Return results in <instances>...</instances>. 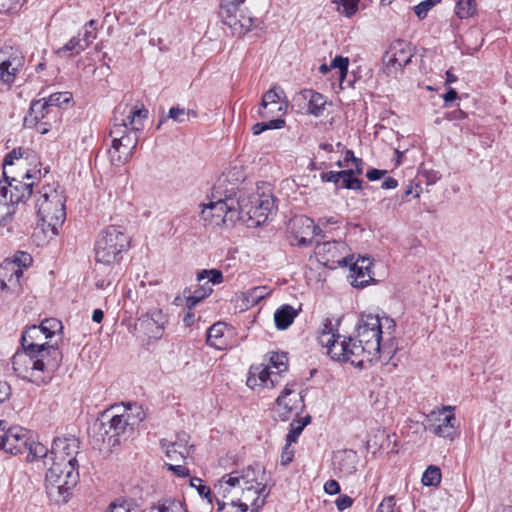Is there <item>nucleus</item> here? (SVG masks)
I'll return each mask as SVG.
<instances>
[{
    "label": "nucleus",
    "mask_w": 512,
    "mask_h": 512,
    "mask_svg": "<svg viewBox=\"0 0 512 512\" xmlns=\"http://www.w3.org/2000/svg\"><path fill=\"white\" fill-rule=\"evenodd\" d=\"M395 321L374 314H362L357 325V339L348 337L350 363L363 367L365 362L390 360L396 351L393 332Z\"/></svg>",
    "instance_id": "f257e3e1"
},
{
    "label": "nucleus",
    "mask_w": 512,
    "mask_h": 512,
    "mask_svg": "<svg viewBox=\"0 0 512 512\" xmlns=\"http://www.w3.org/2000/svg\"><path fill=\"white\" fill-rule=\"evenodd\" d=\"M80 441L75 436L57 437L53 440L49 461L51 466L45 475L48 498L55 504L66 503L79 481L77 454Z\"/></svg>",
    "instance_id": "f03ea898"
},
{
    "label": "nucleus",
    "mask_w": 512,
    "mask_h": 512,
    "mask_svg": "<svg viewBox=\"0 0 512 512\" xmlns=\"http://www.w3.org/2000/svg\"><path fill=\"white\" fill-rule=\"evenodd\" d=\"M148 110L142 105L129 103L118 104L113 112V125L110 129L112 138L109 156L113 165L126 163L133 155L147 119Z\"/></svg>",
    "instance_id": "7ed1b4c3"
},
{
    "label": "nucleus",
    "mask_w": 512,
    "mask_h": 512,
    "mask_svg": "<svg viewBox=\"0 0 512 512\" xmlns=\"http://www.w3.org/2000/svg\"><path fill=\"white\" fill-rule=\"evenodd\" d=\"M221 180L213 187L210 201L201 204V219L205 225L222 226L228 223L233 224L240 217L239 199L233 197V188L224 192L221 190Z\"/></svg>",
    "instance_id": "20e7f679"
},
{
    "label": "nucleus",
    "mask_w": 512,
    "mask_h": 512,
    "mask_svg": "<svg viewBox=\"0 0 512 512\" xmlns=\"http://www.w3.org/2000/svg\"><path fill=\"white\" fill-rule=\"evenodd\" d=\"M32 261L29 253L18 251L13 259H5L0 264V299L3 302L11 304L23 294V268Z\"/></svg>",
    "instance_id": "39448f33"
},
{
    "label": "nucleus",
    "mask_w": 512,
    "mask_h": 512,
    "mask_svg": "<svg viewBox=\"0 0 512 512\" xmlns=\"http://www.w3.org/2000/svg\"><path fill=\"white\" fill-rule=\"evenodd\" d=\"M35 208L41 229L44 232L51 230L53 235H57L58 229L66 219L65 198L62 192L50 186L42 187L36 199Z\"/></svg>",
    "instance_id": "423d86ee"
},
{
    "label": "nucleus",
    "mask_w": 512,
    "mask_h": 512,
    "mask_svg": "<svg viewBox=\"0 0 512 512\" xmlns=\"http://www.w3.org/2000/svg\"><path fill=\"white\" fill-rule=\"evenodd\" d=\"M130 238L121 226L110 225L103 229L95 242V259L99 263L110 265L120 258L129 246Z\"/></svg>",
    "instance_id": "0eeeda50"
},
{
    "label": "nucleus",
    "mask_w": 512,
    "mask_h": 512,
    "mask_svg": "<svg viewBox=\"0 0 512 512\" xmlns=\"http://www.w3.org/2000/svg\"><path fill=\"white\" fill-rule=\"evenodd\" d=\"M31 357L29 365L36 371L38 377H35V383H47L52 378L53 373L59 368L62 362V352L57 343H48L36 350L28 352Z\"/></svg>",
    "instance_id": "6e6552de"
},
{
    "label": "nucleus",
    "mask_w": 512,
    "mask_h": 512,
    "mask_svg": "<svg viewBox=\"0 0 512 512\" xmlns=\"http://www.w3.org/2000/svg\"><path fill=\"white\" fill-rule=\"evenodd\" d=\"M239 220L248 226H260L264 224L269 215L276 210L275 197L272 194H253L246 201L239 199Z\"/></svg>",
    "instance_id": "1a4fd4ad"
},
{
    "label": "nucleus",
    "mask_w": 512,
    "mask_h": 512,
    "mask_svg": "<svg viewBox=\"0 0 512 512\" xmlns=\"http://www.w3.org/2000/svg\"><path fill=\"white\" fill-rule=\"evenodd\" d=\"M245 0H221L220 17L229 26L232 33L238 37L245 35L253 28H259L262 20L244 14L241 6Z\"/></svg>",
    "instance_id": "9d476101"
},
{
    "label": "nucleus",
    "mask_w": 512,
    "mask_h": 512,
    "mask_svg": "<svg viewBox=\"0 0 512 512\" xmlns=\"http://www.w3.org/2000/svg\"><path fill=\"white\" fill-rule=\"evenodd\" d=\"M120 410V405L111 406L101 413L98 423L95 424L98 433L103 436V441H105L104 436H108V442L113 440L112 445L119 443V437L128 429L133 430V422L129 419V415L121 414Z\"/></svg>",
    "instance_id": "9b49d317"
},
{
    "label": "nucleus",
    "mask_w": 512,
    "mask_h": 512,
    "mask_svg": "<svg viewBox=\"0 0 512 512\" xmlns=\"http://www.w3.org/2000/svg\"><path fill=\"white\" fill-rule=\"evenodd\" d=\"M62 329V322L56 318H46L39 325L27 327L21 336L23 350L29 352L52 343V339L61 333Z\"/></svg>",
    "instance_id": "f8f14e48"
},
{
    "label": "nucleus",
    "mask_w": 512,
    "mask_h": 512,
    "mask_svg": "<svg viewBox=\"0 0 512 512\" xmlns=\"http://www.w3.org/2000/svg\"><path fill=\"white\" fill-rule=\"evenodd\" d=\"M2 188L7 191V197L16 205L25 202L32 195V188L35 180L41 179V170H26L19 178L9 176L7 171H3Z\"/></svg>",
    "instance_id": "ddd939ff"
},
{
    "label": "nucleus",
    "mask_w": 512,
    "mask_h": 512,
    "mask_svg": "<svg viewBox=\"0 0 512 512\" xmlns=\"http://www.w3.org/2000/svg\"><path fill=\"white\" fill-rule=\"evenodd\" d=\"M341 336L338 330L334 328L330 320H325L323 327L319 333V343L327 348V354L331 359L339 362H350V348L348 347V338Z\"/></svg>",
    "instance_id": "4468645a"
},
{
    "label": "nucleus",
    "mask_w": 512,
    "mask_h": 512,
    "mask_svg": "<svg viewBox=\"0 0 512 512\" xmlns=\"http://www.w3.org/2000/svg\"><path fill=\"white\" fill-rule=\"evenodd\" d=\"M196 279L198 285L193 291L190 288H185L183 291L186 297V306L189 310H192L200 301L211 295L212 285L222 283L223 274L218 269H204L197 274Z\"/></svg>",
    "instance_id": "2eb2a0df"
},
{
    "label": "nucleus",
    "mask_w": 512,
    "mask_h": 512,
    "mask_svg": "<svg viewBox=\"0 0 512 512\" xmlns=\"http://www.w3.org/2000/svg\"><path fill=\"white\" fill-rule=\"evenodd\" d=\"M347 245L342 241H326L317 243L316 254L321 263L330 269L340 266H348L353 260V256L346 254Z\"/></svg>",
    "instance_id": "dca6fc26"
},
{
    "label": "nucleus",
    "mask_w": 512,
    "mask_h": 512,
    "mask_svg": "<svg viewBox=\"0 0 512 512\" xmlns=\"http://www.w3.org/2000/svg\"><path fill=\"white\" fill-rule=\"evenodd\" d=\"M24 62L25 58L18 48L5 46L0 49V85L10 87Z\"/></svg>",
    "instance_id": "f3484780"
},
{
    "label": "nucleus",
    "mask_w": 512,
    "mask_h": 512,
    "mask_svg": "<svg viewBox=\"0 0 512 512\" xmlns=\"http://www.w3.org/2000/svg\"><path fill=\"white\" fill-rule=\"evenodd\" d=\"M288 228L295 241L292 244L299 247L310 246L313 239L322 232V230L314 224L313 219L304 215L293 217L289 221Z\"/></svg>",
    "instance_id": "a211bd4d"
},
{
    "label": "nucleus",
    "mask_w": 512,
    "mask_h": 512,
    "mask_svg": "<svg viewBox=\"0 0 512 512\" xmlns=\"http://www.w3.org/2000/svg\"><path fill=\"white\" fill-rule=\"evenodd\" d=\"M238 493L239 480L230 473L214 485L212 499L215 498L218 510L221 511L227 504L236 506V503H239Z\"/></svg>",
    "instance_id": "6ab92c4d"
},
{
    "label": "nucleus",
    "mask_w": 512,
    "mask_h": 512,
    "mask_svg": "<svg viewBox=\"0 0 512 512\" xmlns=\"http://www.w3.org/2000/svg\"><path fill=\"white\" fill-rule=\"evenodd\" d=\"M285 93L279 86H273L262 97L259 108L261 118H268L275 115H284L288 103L285 101Z\"/></svg>",
    "instance_id": "aec40b11"
},
{
    "label": "nucleus",
    "mask_w": 512,
    "mask_h": 512,
    "mask_svg": "<svg viewBox=\"0 0 512 512\" xmlns=\"http://www.w3.org/2000/svg\"><path fill=\"white\" fill-rule=\"evenodd\" d=\"M293 101L300 111L315 117L321 116L325 110V97L312 89L299 91L294 96Z\"/></svg>",
    "instance_id": "412c9836"
},
{
    "label": "nucleus",
    "mask_w": 512,
    "mask_h": 512,
    "mask_svg": "<svg viewBox=\"0 0 512 512\" xmlns=\"http://www.w3.org/2000/svg\"><path fill=\"white\" fill-rule=\"evenodd\" d=\"M265 485L255 486H239V503L236 506L241 512H257L264 505V498H261L262 493L265 491Z\"/></svg>",
    "instance_id": "4be33fe9"
},
{
    "label": "nucleus",
    "mask_w": 512,
    "mask_h": 512,
    "mask_svg": "<svg viewBox=\"0 0 512 512\" xmlns=\"http://www.w3.org/2000/svg\"><path fill=\"white\" fill-rule=\"evenodd\" d=\"M4 451L6 453L17 455L27 451L30 437L29 431L25 428L15 426L5 432Z\"/></svg>",
    "instance_id": "5701e85b"
},
{
    "label": "nucleus",
    "mask_w": 512,
    "mask_h": 512,
    "mask_svg": "<svg viewBox=\"0 0 512 512\" xmlns=\"http://www.w3.org/2000/svg\"><path fill=\"white\" fill-rule=\"evenodd\" d=\"M408 42L398 39L394 41L389 50L383 56V72L388 77H395L399 70H402L401 66H398L397 56H401L403 53H407Z\"/></svg>",
    "instance_id": "b1692460"
},
{
    "label": "nucleus",
    "mask_w": 512,
    "mask_h": 512,
    "mask_svg": "<svg viewBox=\"0 0 512 512\" xmlns=\"http://www.w3.org/2000/svg\"><path fill=\"white\" fill-rule=\"evenodd\" d=\"M58 111L51 108L45 98L32 101L28 113L23 119L24 127H32L37 125L38 120H50L55 118Z\"/></svg>",
    "instance_id": "393cba45"
},
{
    "label": "nucleus",
    "mask_w": 512,
    "mask_h": 512,
    "mask_svg": "<svg viewBox=\"0 0 512 512\" xmlns=\"http://www.w3.org/2000/svg\"><path fill=\"white\" fill-rule=\"evenodd\" d=\"M359 457L357 453L350 449L341 450L334 455V467L342 476H350L357 470Z\"/></svg>",
    "instance_id": "a878e982"
},
{
    "label": "nucleus",
    "mask_w": 512,
    "mask_h": 512,
    "mask_svg": "<svg viewBox=\"0 0 512 512\" xmlns=\"http://www.w3.org/2000/svg\"><path fill=\"white\" fill-rule=\"evenodd\" d=\"M454 407L452 406H443L441 410L438 412V416L444 415L442 419H437L439 421L438 424H431L430 430L443 438L453 439L454 435V422L455 415L452 413Z\"/></svg>",
    "instance_id": "bb28decb"
},
{
    "label": "nucleus",
    "mask_w": 512,
    "mask_h": 512,
    "mask_svg": "<svg viewBox=\"0 0 512 512\" xmlns=\"http://www.w3.org/2000/svg\"><path fill=\"white\" fill-rule=\"evenodd\" d=\"M166 323L167 317L160 309L151 310L140 319L141 326L155 338L161 336Z\"/></svg>",
    "instance_id": "cd10ccee"
},
{
    "label": "nucleus",
    "mask_w": 512,
    "mask_h": 512,
    "mask_svg": "<svg viewBox=\"0 0 512 512\" xmlns=\"http://www.w3.org/2000/svg\"><path fill=\"white\" fill-rule=\"evenodd\" d=\"M29 360H31V357L27 351L17 352L12 358L13 370L18 377L35 382V377H38V375L35 370H32V366L29 365Z\"/></svg>",
    "instance_id": "c85d7f7f"
},
{
    "label": "nucleus",
    "mask_w": 512,
    "mask_h": 512,
    "mask_svg": "<svg viewBox=\"0 0 512 512\" xmlns=\"http://www.w3.org/2000/svg\"><path fill=\"white\" fill-rule=\"evenodd\" d=\"M276 403L284 409L285 413H290L297 410L299 406L303 407V398L300 393H295L293 388L287 384L276 399Z\"/></svg>",
    "instance_id": "c756f323"
},
{
    "label": "nucleus",
    "mask_w": 512,
    "mask_h": 512,
    "mask_svg": "<svg viewBox=\"0 0 512 512\" xmlns=\"http://www.w3.org/2000/svg\"><path fill=\"white\" fill-rule=\"evenodd\" d=\"M226 330V325L224 323L218 322L210 326L206 333V343L218 350H223L226 348V340L224 339V332Z\"/></svg>",
    "instance_id": "7c9ffc66"
},
{
    "label": "nucleus",
    "mask_w": 512,
    "mask_h": 512,
    "mask_svg": "<svg viewBox=\"0 0 512 512\" xmlns=\"http://www.w3.org/2000/svg\"><path fill=\"white\" fill-rule=\"evenodd\" d=\"M298 311L291 305L285 304L274 313V322L278 330L287 329L297 317Z\"/></svg>",
    "instance_id": "2f4dec72"
},
{
    "label": "nucleus",
    "mask_w": 512,
    "mask_h": 512,
    "mask_svg": "<svg viewBox=\"0 0 512 512\" xmlns=\"http://www.w3.org/2000/svg\"><path fill=\"white\" fill-rule=\"evenodd\" d=\"M260 468L248 466L245 470L239 472L234 471L231 473L233 477H237L239 480V486H255L263 485L259 481Z\"/></svg>",
    "instance_id": "473e14b6"
},
{
    "label": "nucleus",
    "mask_w": 512,
    "mask_h": 512,
    "mask_svg": "<svg viewBox=\"0 0 512 512\" xmlns=\"http://www.w3.org/2000/svg\"><path fill=\"white\" fill-rule=\"evenodd\" d=\"M16 204L7 197V191L0 181V225L5 226L15 213Z\"/></svg>",
    "instance_id": "72a5a7b5"
},
{
    "label": "nucleus",
    "mask_w": 512,
    "mask_h": 512,
    "mask_svg": "<svg viewBox=\"0 0 512 512\" xmlns=\"http://www.w3.org/2000/svg\"><path fill=\"white\" fill-rule=\"evenodd\" d=\"M180 446L177 447L174 443L162 440L161 446L163 449H165V454L167 458L175 463L184 462L185 459L190 454V448H184L182 444H179Z\"/></svg>",
    "instance_id": "f704fd0d"
},
{
    "label": "nucleus",
    "mask_w": 512,
    "mask_h": 512,
    "mask_svg": "<svg viewBox=\"0 0 512 512\" xmlns=\"http://www.w3.org/2000/svg\"><path fill=\"white\" fill-rule=\"evenodd\" d=\"M349 278L351 279V285L355 288H364L373 280L371 270L367 269H363L362 271L360 269H350Z\"/></svg>",
    "instance_id": "c9c22d12"
},
{
    "label": "nucleus",
    "mask_w": 512,
    "mask_h": 512,
    "mask_svg": "<svg viewBox=\"0 0 512 512\" xmlns=\"http://www.w3.org/2000/svg\"><path fill=\"white\" fill-rule=\"evenodd\" d=\"M456 2L455 13L460 19H467L476 13V0H454Z\"/></svg>",
    "instance_id": "e433bc0d"
},
{
    "label": "nucleus",
    "mask_w": 512,
    "mask_h": 512,
    "mask_svg": "<svg viewBox=\"0 0 512 512\" xmlns=\"http://www.w3.org/2000/svg\"><path fill=\"white\" fill-rule=\"evenodd\" d=\"M254 369L258 371V380L261 386L273 388L278 382V375L271 370V367H255Z\"/></svg>",
    "instance_id": "4c0bfd02"
},
{
    "label": "nucleus",
    "mask_w": 512,
    "mask_h": 512,
    "mask_svg": "<svg viewBox=\"0 0 512 512\" xmlns=\"http://www.w3.org/2000/svg\"><path fill=\"white\" fill-rule=\"evenodd\" d=\"M27 451L28 460L34 461L39 458H45L46 460L44 461V463L47 464V461L49 460L50 457V451L43 444L30 440L29 445L27 447Z\"/></svg>",
    "instance_id": "58836bf2"
},
{
    "label": "nucleus",
    "mask_w": 512,
    "mask_h": 512,
    "mask_svg": "<svg viewBox=\"0 0 512 512\" xmlns=\"http://www.w3.org/2000/svg\"><path fill=\"white\" fill-rule=\"evenodd\" d=\"M157 512H185L183 504L175 499L167 498L152 505Z\"/></svg>",
    "instance_id": "ea45409f"
},
{
    "label": "nucleus",
    "mask_w": 512,
    "mask_h": 512,
    "mask_svg": "<svg viewBox=\"0 0 512 512\" xmlns=\"http://www.w3.org/2000/svg\"><path fill=\"white\" fill-rule=\"evenodd\" d=\"M441 469L435 465H429L422 475L424 486H437L441 482Z\"/></svg>",
    "instance_id": "a19ab883"
},
{
    "label": "nucleus",
    "mask_w": 512,
    "mask_h": 512,
    "mask_svg": "<svg viewBox=\"0 0 512 512\" xmlns=\"http://www.w3.org/2000/svg\"><path fill=\"white\" fill-rule=\"evenodd\" d=\"M121 414H128L129 419H137L133 422V428L138 425L140 422H142L145 418V413L141 406L137 404H129L128 406H121L120 410Z\"/></svg>",
    "instance_id": "79ce46f5"
},
{
    "label": "nucleus",
    "mask_w": 512,
    "mask_h": 512,
    "mask_svg": "<svg viewBox=\"0 0 512 512\" xmlns=\"http://www.w3.org/2000/svg\"><path fill=\"white\" fill-rule=\"evenodd\" d=\"M121 414H128L129 419H137L133 422V428L138 425L140 422H142L145 418V413L141 406L137 404H129L128 406H121L120 410Z\"/></svg>",
    "instance_id": "37998d69"
},
{
    "label": "nucleus",
    "mask_w": 512,
    "mask_h": 512,
    "mask_svg": "<svg viewBox=\"0 0 512 512\" xmlns=\"http://www.w3.org/2000/svg\"><path fill=\"white\" fill-rule=\"evenodd\" d=\"M72 100V93L70 92H57L51 94L48 98H45L47 104L58 111L64 104H68Z\"/></svg>",
    "instance_id": "c03bdc74"
},
{
    "label": "nucleus",
    "mask_w": 512,
    "mask_h": 512,
    "mask_svg": "<svg viewBox=\"0 0 512 512\" xmlns=\"http://www.w3.org/2000/svg\"><path fill=\"white\" fill-rule=\"evenodd\" d=\"M310 422V417H305L303 420L294 421L290 424V430L286 436V442L295 443L297 438L303 431L304 427Z\"/></svg>",
    "instance_id": "a18cd8bd"
},
{
    "label": "nucleus",
    "mask_w": 512,
    "mask_h": 512,
    "mask_svg": "<svg viewBox=\"0 0 512 512\" xmlns=\"http://www.w3.org/2000/svg\"><path fill=\"white\" fill-rule=\"evenodd\" d=\"M31 154H32V152L30 150L23 149L21 147L13 149L4 158V170L3 171H7L6 168L8 166H12L14 164V160L20 161L22 158H25V160H27Z\"/></svg>",
    "instance_id": "49530a36"
},
{
    "label": "nucleus",
    "mask_w": 512,
    "mask_h": 512,
    "mask_svg": "<svg viewBox=\"0 0 512 512\" xmlns=\"http://www.w3.org/2000/svg\"><path fill=\"white\" fill-rule=\"evenodd\" d=\"M334 2L337 4V11L346 17L353 16L359 6V0H337Z\"/></svg>",
    "instance_id": "de8ad7c7"
},
{
    "label": "nucleus",
    "mask_w": 512,
    "mask_h": 512,
    "mask_svg": "<svg viewBox=\"0 0 512 512\" xmlns=\"http://www.w3.org/2000/svg\"><path fill=\"white\" fill-rule=\"evenodd\" d=\"M345 174L341 175L343 186L347 189L361 190L362 181L355 177L353 169L342 170Z\"/></svg>",
    "instance_id": "09e8293b"
},
{
    "label": "nucleus",
    "mask_w": 512,
    "mask_h": 512,
    "mask_svg": "<svg viewBox=\"0 0 512 512\" xmlns=\"http://www.w3.org/2000/svg\"><path fill=\"white\" fill-rule=\"evenodd\" d=\"M268 367H271V370H274L278 376L285 372L288 368L286 354L274 353L270 357V365Z\"/></svg>",
    "instance_id": "8fccbe9b"
},
{
    "label": "nucleus",
    "mask_w": 512,
    "mask_h": 512,
    "mask_svg": "<svg viewBox=\"0 0 512 512\" xmlns=\"http://www.w3.org/2000/svg\"><path fill=\"white\" fill-rule=\"evenodd\" d=\"M84 49L85 46L82 44L81 40L73 37L64 46L57 50V54L64 55L66 52H70L71 55H74L79 54Z\"/></svg>",
    "instance_id": "3c124183"
},
{
    "label": "nucleus",
    "mask_w": 512,
    "mask_h": 512,
    "mask_svg": "<svg viewBox=\"0 0 512 512\" xmlns=\"http://www.w3.org/2000/svg\"><path fill=\"white\" fill-rule=\"evenodd\" d=\"M191 486L195 487L200 496L207 500V504L212 505V492L211 489L202 484L200 478H192Z\"/></svg>",
    "instance_id": "603ef678"
},
{
    "label": "nucleus",
    "mask_w": 512,
    "mask_h": 512,
    "mask_svg": "<svg viewBox=\"0 0 512 512\" xmlns=\"http://www.w3.org/2000/svg\"><path fill=\"white\" fill-rule=\"evenodd\" d=\"M349 59L343 56H336L330 64L333 69H339L340 80H343L348 72Z\"/></svg>",
    "instance_id": "864d4df0"
},
{
    "label": "nucleus",
    "mask_w": 512,
    "mask_h": 512,
    "mask_svg": "<svg viewBox=\"0 0 512 512\" xmlns=\"http://www.w3.org/2000/svg\"><path fill=\"white\" fill-rule=\"evenodd\" d=\"M107 512H137V509L128 501L113 502Z\"/></svg>",
    "instance_id": "5fc2aeb1"
},
{
    "label": "nucleus",
    "mask_w": 512,
    "mask_h": 512,
    "mask_svg": "<svg viewBox=\"0 0 512 512\" xmlns=\"http://www.w3.org/2000/svg\"><path fill=\"white\" fill-rule=\"evenodd\" d=\"M433 8V5L429 2V0H424L416 5L413 10L417 17L422 20L424 19L428 12Z\"/></svg>",
    "instance_id": "6e6d98bb"
},
{
    "label": "nucleus",
    "mask_w": 512,
    "mask_h": 512,
    "mask_svg": "<svg viewBox=\"0 0 512 512\" xmlns=\"http://www.w3.org/2000/svg\"><path fill=\"white\" fill-rule=\"evenodd\" d=\"M396 500L394 496L385 497L377 508V512H395Z\"/></svg>",
    "instance_id": "4d7b16f0"
},
{
    "label": "nucleus",
    "mask_w": 512,
    "mask_h": 512,
    "mask_svg": "<svg viewBox=\"0 0 512 512\" xmlns=\"http://www.w3.org/2000/svg\"><path fill=\"white\" fill-rule=\"evenodd\" d=\"M292 443L286 442L281 453V464L286 466L292 462L294 457V449L291 447Z\"/></svg>",
    "instance_id": "13d9d810"
},
{
    "label": "nucleus",
    "mask_w": 512,
    "mask_h": 512,
    "mask_svg": "<svg viewBox=\"0 0 512 512\" xmlns=\"http://www.w3.org/2000/svg\"><path fill=\"white\" fill-rule=\"evenodd\" d=\"M348 265H350L351 270H354V269H360L361 271L363 269L371 270L372 262H371L370 258H368V257H361V258L357 259L355 262H353V260H352Z\"/></svg>",
    "instance_id": "bf43d9fd"
},
{
    "label": "nucleus",
    "mask_w": 512,
    "mask_h": 512,
    "mask_svg": "<svg viewBox=\"0 0 512 512\" xmlns=\"http://www.w3.org/2000/svg\"><path fill=\"white\" fill-rule=\"evenodd\" d=\"M408 52L401 54V56H397L398 59V66H401L402 69L406 67L409 63H411L412 58L414 56V48L411 46L410 43H408Z\"/></svg>",
    "instance_id": "052dcab7"
},
{
    "label": "nucleus",
    "mask_w": 512,
    "mask_h": 512,
    "mask_svg": "<svg viewBox=\"0 0 512 512\" xmlns=\"http://www.w3.org/2000/svg\"><path fill=\"white\" fill-rule=\"evenodd\" d=\"M185 113V108H181L179 106L171 107L168 113V118L174 120L175 122L182 123L184 121L182 116H184Z\"/></svg>",
    "instance_id": "680f3d73"
},
{
    "label": "nucleus",
    "mask_w": 512,
    "mask_h": 512,
    "mask_svg": "<svg viewBox=\"0 0 512 512\" xmlns=\"http://www.w3.org/2000/svg\"><path fill=\"white\" fill-rule=\"evenodd\" d=\"M345 174L342 171H329L321 174L322 182H332L337 184L341 179V175Z\"/></svg>",
    "instance_id": "e2e57ef3"
},
{
    "label": "nucleus",
    "mask_w": 512,
    "mask_h": 512,
    "mask_svg": "<svg viewBox=\"0 0 512 512\" xmlns=\"http://www.w3.org/2000/svg\"><path fill=\"white\" fill-rule=\"evenodd\" d=\"M353 504V499L348 495H341L336 500V506L340 511H343Z\"/></svg>",
    "instance_id": "0e129e2a"
},
{
    "label": "nucleus",
    "mask_w": 512,
    "mask_h": 512,
    "mask_svg": "<svg viewBox=\"0 0 512 512\" xmlns=\"http://www.w3.org/2000/svg\"><path fill=\"white\" fill-rule=\"evenodd\" d=\"M168 470L173 471L179 477H186L189 475V470L184 465L180 463L177 464H167Z\"/></svg>",
    "instance_id": "69168bd1"
},
{
    "label": "nucleus",
    "mask_w": 512,
    "mask_h": 512,
    "mask_svg": "<svg viewBox=\"0 0 512 512\" xmlns=\"http://www.w3.org/2000/svg\"><path fill=\"white\" fill-rule=\"evenodd\" d=\"M11 396V387L6 381L0 380V403L8 400Z\"/></svg>",
    "instance_id": "338daca9"
},
{
    "label": "nucleus",
    "mask_w": 512,
    "mask_h": 512,
    "mask_svg": "<svg viewBox=\"0 0 512 512\" xmlns=\"http://www.w3.org/2000/svg\"><path fill=\"white\" fill-rule=\"evenodd\" d=\"M324 490L327 494L334 495L339 493L340 485L336 480H328L324 485Z\"/></svg>",
    "instance_id": "774afa93"
}]
</instances>
